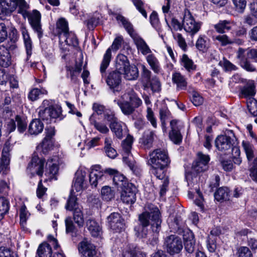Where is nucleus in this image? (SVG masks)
Listing matches in <instances>:
<instances>
[{"mask_svg":"<svg viewBox=\"0 0 257 257\" xmlns=\"http://www.w3.org/2000/svg\"><path fill=\"white\" fill-rule=\"evenodd\" d=\"M145 211L139 216V224L134 229L136 235L140 238H148L156 242L161 228L162 219L158 208L152 204H147Z\"/></svg>","mask_w":257,"mask_h":257,"instance_id":"nucleus-1","label":"nucleus"},{"mask_svg":"<svg viewBox=\"0 0 257 257\" xmlns=\"http://www.w3.org/2000/svg\"><path fill=\"white\" fill-rule=\"evenodd\" d=\"M17 7L18 13L24 18L28 17L33 30L41 39L43 36L41 14L37 10H33L32 13L27 12L28 6L24 0H0V17L10 14Z\"/></svg>","mask_w":257,"mask_h":257,"instance_id":"nucleus-2","label":"nucleus"},{"mask_svg":"<svg viewBox=\"0 0 257 257\" xmlns=\"http://www.w3.org/2000/svg\"><path fill=\"white\" fill-rule=\"evenodd\" d=\"M118 23H121L127 33L132 38L139 52L143 55L152 53V51L146 41L134 32L133 26L128 21L121 15H116L115 17Z\"/></svg>","mask_w":257,"mask_h":257,"instance_id":"nucleus-3","label":"nucleus"},{"mask_svg":"<svg viewBox=\"0 0 257 257\" xmlns=\"http://www.w3.org/2000/svg\"><path fill=\"white\" fill-rule=\"evenodd\" d=\"M118 172L112 169L103 170L99 165L92 166L89 173V182L91 186L96 187L98 184L102 183L106 179V174L114 176Z\"/></svg>","mask_w":257,"mask_h":257,"instance_id":"nucleus-4","label":"nucleus"},{"mask_svg":"<svg viewBox=\"0 0 257 257\" xmlns=\"http://www.w3.org/2000/svg\"><path fill=\"white\" fill-rule=\"evenodd\" d=\"M123 43V37L121 36H118L114 39L111 46L105 51L100 64V72L102 78L105 76L106 70L111 61L112 58L111 51L113 50L115 52L117 51L121 47Z\"/></svg>","mask_w":257,"mask_h":257,"instance_id":"nucleus-5","label":"nucleus"},{"mask_svg":"<svg viewBox=\"0 0 257 257\" xmlns=\"http://www.w3.org/2000/svg\"><path fill=\"white\" fill-rule=\"evenodd\" d=\"M237 57L239 60L240 66L247 71H254L256 69L254 66L250 63V60L257 61V50L251 49L247 52L242 49L239 48L237 51Z\"/></svg>","mask_w":257,"mask_h":257,"instance_id":"nucleus-6","label":"nucleus"},{"mask_svg":"<svg viewBox=\"0 0 257 257\" xmlns=\"http://www.w3.org/2000/svg\"><path fill=\"white\" fill-rule=\"evenodd\" d=\"M202 23L196 21L191 12L185 9L182 19V26L184 30L192 36L197 34L200 30Z\"/></svg>","mask_w":257,"mask_h":257,"instance_id":"nucleus-7","label":"nucleus"},{"mask_svg":"<svg viewBox=\"0 0 257 257\" xmlns=\"http://www.w3.org/2000/svg\"><path fill=\"white\" fill-rule=\"evenodd\" d=\"M148 163L150 166H168L170 163L167 152L165 150L156 149L150 154Z\"/></svg>","mask_w":257,"mask_h":257,"instance_id":"nucleus-8","label":"nucleus"},{"mask_svg":"<svg viewBox=\"0 0 257 257\" xmlns=\"http://www.w3.org/2000/svg\"><path fill=\"white\" fill-rule=\"evenodd\" d=\"M232 136L226 135L218 136L215 139V147L221 152H225L230 150L233 147L237 141L232 131H230Z\"/></svg>","mask_w":257,"mask_h":257,"instance_id":"nucleus-9","label":"nucleus"},{"mask_svg":"<svg viewBox=\"0 0 257 257\" xmlns=\"http://www.w3.org/2000/svg\"><path fill=\"white\" fill-rule=\"evenodd\" d=\"M45 164V159L39 158L36 154H34L31 162L27 167V171L32 176L35 174L42 177L44 172V167Z\"/></svg>","mask_w":257,"mask_h":257,"instance_id":"nucleus-10","label":"nucleus"},{"mask_svg":"<svg viewBox=\"0 0 257 257\" xmlns=\"http://www.w3.org/2000/svg\"><path fill=\"white\" fill-rule=\"evenodd\" d=\"M167 252L171 255L180 252L183 248V243L181 238L176 235L168 236L165 242Z\"/></svg>","mask_w":257,"mask_h":257,"instance_id":"nucleus-11","label":"nucleus"},{"mask_svg":"<svg viewBox=\"0 0 257 257\" xmlns=\"http://www.w3.org/2000/svg\"><path fill=\"white\" fill-rule=\"evenodd\" d=\"M137 188L133 183H127L122 189L120 199L121 201L127 204H134L136 201Z\"/></svg>","mask_w":257,"mask_h":257,"instance_id":"nucleus-12","label":"nucleus"},{"mask_svg":"<svg viewBox=\"0 0 257 257\" xmlns=\"http://www.w3.org/2000/svg\"><path fill=\"white\" fill-rule=\"evenodd\" d=\"M13 144L10 140H7L4 145L2 151V157L0 158V172L6 174L9 170L10 161V152L12 150Z\"/></svg>","mask_w":257,"mask_h":257,"instance_id":"nucleus-13","label":"nucleus"},{"mask_svg":"<svg viewBox=\"0 0 257 257\" xmlns=\"http://www.w3.org/2000/svg\"><path fill=\"white\" fill-rule=\"evenodd\" d=\"M86 172L82 169H78L76 171L72 185L73 191L81 192L86 188Z\"/></svg>","mask_w":257,"mask_h":257,"instance_id":"nucleus-14","label":"nucleus"},{"mask_svg":"<svg viewBox=\"0 0 257 257\" xmlns=\"http://www.w3.org/2000/svg\"><path fill=\"white\" fill-rule=\"evenodd\" d=\"M108 226L111 229L115 231H120L124 227V220L118 213H111L107 218Z\"/></svg>","mask_w":257,"mask_h":257,"instance_id":"nucleus-15","label":"nucleus"},{"mask_svg":"<svg viewBox=\"0 0 257 257\" xmlns=\"http://www.w3.org/2000/svg\"><path fill=\"white\" fill-rule=\"evenodd\" d=\"M57 156L49 158L46 164V175L50 179L57 180V175L59 171V161Z\"/></svg>","mask_w":257,"mask_h":257,"instance_id":"nucleus-16","label":"nucleus"},{"mask_svg":"<svg viewBox=\"0 0 257 257\" xmlns=\"http://www.w3.org/2000/svg\"><path fill=\"white\" fill-rule=\"evenodd\" d=\"M107 85L114 93L120 90L121 82V74L116 71L110 72L105 79Z\"/></svg>","mask_w":257,"mask_h":257,"instance_id":"nucleus-17","label":"nucleus"},{"mask_svg":"<svg viewBox=\"0 0 257 257\" xmlns=\"http://www.w3.org/2000/svg\"><path fill=\"white\" fill-rule=\"evenodd\" d=\"M210 161L209 155L202 152L197 153V160L193 165L194 170L197 173L204 172L208 169V164Z\"/></svg>","mask_w":257,"mask_h":257,"instance_id":"nucleus-18","label":"nucleus"},{"mask_svg":"<svg viewBox=\"0 0 257 257\" xmlns=\"http://www.w3.org/2000/svg\"><path fill=\"white\" fill-rule=\"evenodd\" d=\"M78 250L82 257H94L96 254L95 246L86 240L80 242Z\"/></svg>","mask_w":257,"mask_h":257,"instance_id":"nucleus-19","label":"nucleus"},{"mask_svg":"<svg viewBox=\"0 0 257 257\" xmlns=\"http://www.w3.org/2000/svg\"><path fill=\"white\" fill-rule=\"evenodd\" d=\"M114 102L118 105L121 112L125 115H131L135 111L134 106L128 101V99L124 100L122 98V95L119 98L115 99Z\"/></svg>","mask_w":257,"mask_h":257,"instance_id":"nucleus-20","label":"nucleus"},{"mask_svg":"<svg viewBox=\"0 0 257 257\" xmlns=\"http://www.w3.org/2000/svg\"><path fill=\"white\" fill-rule=\"evenodd\" d=\"M172 80L173 83L176 85L177 90H184L187 89L188 85L187 78L180 72H173Z\"/></svg>","mask_w":257,"mask_h":257,"instance_id":"nucleus-21","label":"nucleus"},{"mask_svg":"<svg viewBox=\"0 0 257 257\" xmlns=\"http://www.w3.org/2000/svg\"><path fill=\"white\" fill-rule=\"evenodd\" d=\"M122 98L124 100L128 99L134 108L136 109L137 108L141 106L143 102L141 99L138 96L137 94L132 89L127 90L123 94Z\"/></svg>","mask_w":257,"mask_h":257,"instance_id":"nucleus-22","label":"nucleus"},{"mask_svg":"<svg viewBox=\"0 0 257 257\" xmlns=\"http://www.w3.org/2000/svg\"><path fill=\"white\" fill-rule=\"evenodd\" d=\"M109 127L115 136L119 139H122L127 133V129L125 124L118 120L116 122L109 124Z\"/></svg>","mask_w":257,"mask_h":257,"instance_id":"nucleus-23","label":"nucleus"},{"mask_svg":"<svg viewBox=\"0 0 257 257\" xmlns=\"http://www.w3.org/2000/svg\"><path fill=\"white\" fill-rule=\"evenodd\" d=\"M184 247L186 251L189 254L192 253L195 250V240L193 232L187 230L183 234Z\"/></svg>","mask_w":257,"mask_h":257,"instance_id":"nucleus-24","label":"nucleus"},{"mask_svg":"<svg viewBox=\"0 0 257 257\" xmlns=\"http://www.w3.org/2000/svg\"><path fill=\"white\" fill-rule=\"evenodd\" d=\"M130 65L127 57L123 54H118L115 59V69L116 71L122 73Z\"/></svg>","mask_w":257,"mask_h":257,"instance_id":"nucleus-25","label":"nucleus"},{"mask_svg":"<svg viewBox=\"0 0 257 257\" xmlns=\"http://www.w3.org/2000/svg\"><path fill=\"white\" fill-rule=\"evenodd\" d=\"M20 31L23 36L28 57H30L32 54V42L30 35L26 26L23 24L21 25Z\"/></svg>","mask_w":257,"mask_h":257,"instance_id":"nucleus-26","label":"nucleus"},{"mask_svg":"<svg viewBox=\"0 0 257 257\" xmlns=\"http://www.w3.org/2000/svg\"><path fill=\"white\" fill-rule=\"evenodd\" d=\"M11 63V56L8 49L4 45L0 46V65L7 68Z\"/></svg>","mask_w":257,"mask_h":257,"instance_id":"nucleus-27","label":"nucleus"},{"mask_svg":"<svg viewBox=\"0 0 257 257\" xmlns=\"http://www.w3.org/2000/svg\"><path fill=\"white\" fill-rule=\"evenodd\" d=\"M195 46L199 51L206 52L210 46V40L205 35H199L196 42Z\"/></svg>","mask_w":257,"mask_h":257,"instance_id":"nucleus-28","label":"nucleus"},{"mask_svg":"<svg viewBox=\"0 0 257 257\" xmlns=\"http://www.w3.org/2000/svg\"><path fill=\"white\" fill-rule=\"evenodd\" d=\"M233 25H234V23L233 22L222 20L219 21L218 23L213 25V27L217 33L224 34L227 31H230Z\"/></svg>","mask_w":257,"mask_h":257,"instance_id":"nucleus-29","label":"nucleus"},{"mask_svg":"<svg viewBox=\"0 0 257 257\" xmlns=\"http://www.w3.org/2000/svg\"><path fill=\"white\" fill-rule=\"evenodd\" d=\"M59 40L60 42H64L69 46L76 47L78 44V40L75 35L72 32H67L62 34V35L59 36Z\"/></svg>","mask_w":257,"mask_h":257,"instance_id":"nucleus-30","label":"nucleus"},{"mask_svg":"<svg viewBox=\"0 0 257 257\" xmlns=\"http://www.w3.org/2000/svg\"><path fill=\"white\" fill-rule=\"evenodd\" d=\"M121 74H123L125 79L128 80H134L139 76V70L135 65H130Z\"/></svg>","mask_w":257,"mask_h":257,"instance_id":"nucleus-31","label":"nucleus"},{"mask_svg":"<svg viewBox=\"0 0 257 257\" xmlns=\"http://www.w3.org/2000/svg\"><path fill=\"white\" fill-rule=\"evenodd\" d=\"M255 94V86L253 83H248L240 88V95L242 97L247 99L253 98Z\"/></svg>","mask_w":257,"mask_h":257,"instance_id":"nucleus-32","label":"nucleus"},{"mask_svg":"<svg viewBox=\"0 0 257 257\" xmlns=\"http://www.w3.org/2000/svg\"><path fill=\"white\" fill-rule=\"evenodd\" d=\"M44 128V124L39 119L31 121L29 127V132L31 135H37L41 133Z\"/></svg>","mask_w":257,"mask_h":257,"instance_id":"nucleus-33","label":"nucleus"},{"mask_svg":"<svg viewBox=\"0 0 257 257\" xmlns=\"http://www.w3.org/2000/svg\"><path fill=\"white\" fill-rule=\"evenodd\" d=\"M180 62L181 65L183 66L188 72L195 71L196 69V65L186 54H184L181 56Z\"/></svg>","mask_w":257,"mask_h":257,"instance_id":"nucleus-34","label":"nucleus"},{"mask_svg":"<svg viewBox=\"0 0 257 257\" xmlns=\"http://www.w3.org/2000/svg\"><path fill=\"white\" fill-rule=\"evenodd\" d=\"M86 225L92 236L96 237L100 235L101 228L95 220L92 219H88L86 222Z\"/></svg>","mask_w":257,"mask_h":257,"instance_id":"nucleus-35","label":"nucleus"},{"mask_svg":"<svg viewBox=\"0 0 257 257\" xmlns=\"http://www.w3.org/2000/svg\"><path fill=\"white\" fill-rule=\"evenodd\" d=\"M146 60L152 70L156 73L160 72L161 66L159 60L154 54L150 53L146 57Z\"/></svg>","mask_w":257,"mask_h":257,"instance_id":"nucleus-36","label":"nucleus"},{"mask_svg":"<svg viewBox=\"0 0 257 257\" xmlns=\"http://www.w3.org/2000/svg\"><path fill=\"white\" fill-rule=\"evenodd\" d=\"M95 113L92 114L90 118V123L95 128L99 133L106 134L109 133V130L104 121H97L93 119Z\"/></svg>","mask_w":257,"mask_h":257,"instance_id":"nucleus-37","label":"nucleus"},{"mask_svg":"<svg viewBox=\"0 0 257 257\" xmlns=\"http://www.w3.org/2000/svg\"><path fill=\"white\" fill-rule=\"evenodd\" d=\"M37 254L39 257H51L52 250L51 245L46 242L42 243L39 246Z\"/></svg>","mask_w":257,"mask_h":257,"instance_id":"nucleus-38","label":"nucleus"},{"mask_svg":"<svg viewBox=\"0 0 257 257\" xmlns=\"http://www.w3.org/2000/svg\"><path fill=\"white\" fill-rule=\"evenodd\" d=\"M238 234L240 236H246L248 239V245L252 249L257 248V240L251 237V231L247 229H244L239 231Z\"/></svg>","mask_w":257,"mask_h":257,"instance_id":"nucleus-39","label":"nucleus"},{"mask_svg":"<svg viewBox=\"0 0 257 257\" xmlns=\"http://www.w3.org/2000/svg\"><path fill=\"white\" fill-rule=\"evenodd\" d=\"M151 168L150 171L151 173L154 175L158 179L160 180H164L168 177H166L164 169L168 166H150Z\"/></svg>","mask_w":257,"mask_h":257,"instance_id":"nucleus-40","label":"nucleus"},{"mask_svg":"<svg viewBox=\"0 0 257 257\" xmlns=\"http://www.w3.org/2000/svg\"><path fill=\"white\" fill-rule=\"evenodd\" d=\"M145 88L150 87L153 92H159L161 89V84L158 78L153 77L144 85Z\"/></svg>","mask_w":257,"mask_h":257,"instance_id":"nucleus-41","label":"nucleus"},{"mask_svg":"<svg viewBox=\"0 0 257 257\" xmlns=\"http://www.w3.org/2000/svg\"><path fill=\"white\" fill-rule=\"evenodd\" d=\"M77 208H82L77 202V198L72 193H71L67 201L65 208L69 211L75 210Z\"/></svg>","mask_w":257,"mask_h":257,"instance_id":"nucleus-42","label":"nucleus"},{"mask_svg":"<svg viewBox=\"0 0 257 257\" xmlns=\"http://www.w3.org/2000/svg\"><path fill=\"white\" fill-rule=\"evenodd\" d=\"M214 197L218 201L229 199V190L227 187L219 188L214 193Z\"/></svg>","mask_w":257,"mask_h":257,"instance_id":"nucleus-43","label":"nucleus"},{"mask_svg":"<svg viewBox=\"0 0 257 257\" xmlns=\"http://www.w3.org/2000/svg\"><path fill=\"white\" fill-rule=\"evenodd\" d=\"M82 208H77L73 211V219L79 227L84 225V217L82 212Z\"/></svg>","mask_w":257,"mask_h":257,"instance_id":"nucleus-44","label":"nucleus"},{"mask_svg":"<svg viewBox=\"0 0 257 257\" xmlns=\"http://www.w3.org/2000/svg\"><path fill=\"white\" fill-rule=\"evenodd\" d=\"M46 94H47V91L44 88H33L29 92L28 98L31 101H34L39 99L41 95Z\"/></svg>","mask_w":257,"mask_h":257,"instance_id":"nucleus-45","label":"nucleus"},{"mask_svg":"<svg viewBox=\"0 0 257 257\" xmlns=\"http://www.w3.org/2000/svg\"><path fill=\"white\" fill-rule=\"evenodd\" d=\"M57 29L58 30V35H62V34L67 33L69 32L68 24L64 18H61L57 22Z\"/></svg>","mask_w":257,"mask_h":257,"instance_id":"nucleus-46","label":"nucleus"},{"mask_svg":"<svg viewBox=\"0 0 257 257\" xmlns=\"http://www.w3.org/2000/svg\"><path fill=\"white\" fill-rule=\"evenodd\" d=\"M9 208V201L4 197H0V221L8 212Z\"/></svg>","mask_w":257,"mask_h":257,"instance_id":"nucleus-47","label":"nucleus"},{"mask_svg":"<svg viewBox=\"0 0 257 257\" xmlns=\"http://www.w3.org/2000/svg\"><path fill=\"white\" fill-rule=\"evenodd\" d=\"M242 146L246 154V158L248 161H250L254 157L253 146L248 142L243 141Z\"/></svg>","mask_w":257,"mask_h":257,"instance_id":"nucleus-48","label":"nucleus"},{"mask_svg":"<svg viewBox=\"0 0 257 257\" xmlns=\"http://www.w3.org/2000/svg\"><path fill=\"white\" fill-rule=\"evenodd\" d=\"M133 143V138L130 135H127L126 138L122 142V148L123 154L128 155L131 153L132 146Z\"/></svg>","mask_w":257,"mask_h":257,"instance_id":"nucleus-49","label":"nucleus"},{"mask_svg":"<svg viewBox=\"0 0 257 257\" xmlns=\"http://www.w3.org/2000/svg\"><path fill=\"white\" fill-rule=\"evenodd\" d=\"M154 133L152 131L147 130L144 132L143 143L147 148H150L154 141Z\"/></svg>","mask_w":257,"mask_h":257,"instance_id":"nucleus-50","label":"nucleus"},{"mask_svg":"<svg viewBox=\"0 0 257 257\" xmlns=\"http://www.w3.org/2000/svg\"><path fill=\"white\" fill-rule=\"evenodd\" d=\"M102 198L106 201H109L114 197V191L107 186H103L101 190Z\"/></svg>","mask_w":257,"mask_h":257,"instance_id":"nucleus-51","label":"nucleus"},{"mask_svg":"<svg viewBox=\"0 0 257 257\" xmlns=\"http://www.w3.org/2000/svg\"><path fill=\"white\" fill-rule=\"evenodd\" d=\"M52 142L51 140L44 139L42 142L38 146L37 149L41 151L43 154L47 153L52 148Z\"/></svg>","mask_w":257,"mask_h":257,"instance_id":"nucleus-52","label":"nucleus"},{"mask_svg":"<svg viewBox=\"0 0 257 257\" xmlns=\"http://www.w3.org/2000/svg\"><path fill=\"white\" fill-rule=\"evenodd\" d=\"M212 39L213 41H218L223 46L233 43V41L225 34L214 36L212 37Z\"/></svg>","mask_w":257,"mask_h":257,"instance_id":"nucleus-53","label":"nucleus"},{"mask_svg":"<svg viewBox=\"0 0 257 257\" xmlns=\"http://www.w3.org/2000/svg\"><path fill=\"white\" fill-rule=\"evenodd\" d=\"M122 257H146V254L136 249L129 248L123 252Z\"/></svg>","mask_w":257,"mask_h":257,"instance_id":"nucleus-54","label":"nucleus"},{"mask_svg":"<svg viewBox=\"0 0 257 257\" xmlns=\"http://www.w3.org/2000/svg\"><path fill=\"white\" fill-rule=\"evenodd\" d=\"M246 104L249 112L254 116L257 115V101L253 98H249Z\"/></svg>","mask_w":257,"mask_h":257,"instance_id":"nucleus-55","label":"nucleus"},{"mask_svg":"<svg viewBox=\"0 0 257 257\" xmlns=\"http://www.w3.org/2000/svg\"><path fill=\"white\" fill-rule=\"evenodd\" d=\"M125 177L118 172L113 177V181L114 184L121 187L122 189L123 188L124 185H126V184L128 183L125 181Z\"/></svg>","mask_w":257,"mask_h":257,"instance_id":"nucleus-56","label":"nucleus"},{"mask_svg":"<svg viewBox=\"0 0 257 257\" xmlns=\"http://www.w3.org/2000/svg\"><path fill=\"white\" fill-rule=\"evenodd\" d=\"M219 64L223 67L225 71H235L237 69L235 65L225 58H223L222 61H220Z\"/></svg>","mask_w":257,"mask_h":257,"instance_id":"nucleus-57","label":"nucleus"},{"mask_svg":"<svg viewBox=\"0 0 257 257\" xmlns=\"http://www.w3.org/2000/svg\"><path fill=\"white\" fill-rule=\"evenodd\" d=\"M173 37L180 48L183 51H186L187 48V45L185 40L182 35L180 33H177L173 34Z\"/></svg>","mask_w":257,"mask_h":257,"instance_id":"nucleus-58","label":"nucleus"},{"mask_svg":"<svg viewBox=\"0 0 257 257\" xmlns=\"http://www.w3.org/2000/svg\"><path fill=\"white\" fill-rule=\"evenodd\" d=\"M30 216V213L27 210V208L25 205L21 206L20 212V224L24 226Z\"/></svg>","mask_w":257,"mask_h":257,"instance_id":"nucleus-59","label":"nucleus"},{"mask_svg":"<svg viewBox=\"0 0 257 257\" xmlns=\"http://www.w3.org/2000/svg\"><path fill=\"white\" fill-rule=\"evenodd\" d=\"M169 137L175 144H179L182 139V136L179 130L171 131L169 133Z\"/></svg>","mask_w":257,"mask_h":257,"instance_id":"nucleus-60","label":"nucleus"},{"mask_svg":"<svg viewBox=\"0 0 257 257\" xmlns=\"http://www.w3.org/2000/svg\"><path fill=\"white\" fill-rule=\"evenodd\" d=\"M146 117L152 125L154 128H156L157 126V119L155 116L153 111L150 106L147 107Z\"/></svg>","mask_w":257,"mask_h":257,"instance_id":"nucleus-61","label":"nucleus"},{"mask_svg":"<svg viewBox=\"0 0 257 257\" xmlns=\"http://www.w3.org/2000/svg\"><path fill=\"white\" fill-rule=\"evenodd\" d=\"M39 115L40 118L43 120H46L48 122H51L52 120L49 106L45 107L44 109H41L39 112Z\"/></svg>","mask_w":257,"mask_h":257,"instance_id":"nucleus-62","label":"nucleus"},{"mask_svg":"<svg viewBox=\"0 0 257 257\" xmlns=\"http://www.w3.org/2000/svg\"><path fill=\"white\" fill-rule=\"evenodd\" d=\"M238 257H253L250 249L246 246H240L237 249Z\"/></svg>","mask_w":257,"mask_h":257,"instance_id":"nucleus-63","label":"nucleus"},{"mask_svg":"<svg viewBox=\"0 0 257 257\" xmlns=\"http://www.w3.org/2000/svg\"><path fill=\"white\" fill-rule=\"evenodd\" d=\"M0 257H18V256L9 248L1 246L0 247Z\"/></svg>","mask_w":257,"mask_h":257,"instance_id":"nucleus-64","label":"nucleus"}]
</instances>
